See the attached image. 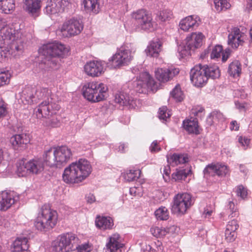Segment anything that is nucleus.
I'll list each match as a JSON object with an SVG mask.
<instances>
[{
    "label": "nucleus",
    "instance_id": "48",
    "mask_svg": "<svg viewBox=\"0 0 252 252\" xmlns=\"http://www.w3.org/2000/svg\"><path fill=\"white\" fill-rule=\"evenodd\" d=\"M158 16L159 20L162 22H164L172 18V12L170 10H163L159 12Z\"/></svg>",
    "mask_w": 252,
    "mask_h": 252
},
{
    "label": "nucleus",
    "instance_id": "11",
    "mask_svg": "<svg viewBox=\"0 0 252 252\" xmlns=\"http://www.w3.org/2000/svg\"><path fill=\"white\" fill-rule=\"evenodd\" d=\"M193 204V200L190 194L188 193L178 194L174 198V204L172 207V211L175 213L184 214Z\"/></svg>",
    "mask_w": 252,
    "mask_h": 252
},
{
    "label": "nucleus",
    "instance_id": "8",
    "mask_svg": "<svg viewBox=\"0 0 252 252\" xmlns=\"http://www.w3.org/2000/svg\"><path fill=\"white\" fill-rule=\"evenodd\" d=\"M133 53L127 46H121L109 60L108 64L111 68H114L126 65L132 60Z\"/></svg>",
    "mask_w": 252,
    "mask_h": 252
},
{
    "label": "nucleus",
    "instance_id": "39",
    "mask_svg": "<svg viewBox=\"0 0 252 252\" xmlns=\"http://www.w3.org/2000/svg\"><path fill=\"white\" fill-rule=\"evenodd\" d=\"M171 96L177 102L182 101L184 97L180 87L177 85L170 93Z\"/></svg>",
    "mask_w": 252,
    "mask_h": 252
},
{
    "label": "nucleus",
    "instance_id": "61",
    "mask_svg": "<svg viewBox=\"0 0 252 252\" xmlns=\"http://www.w3.org/2000/svg\"><path fill=\"white\" fill-rule=\"evenodd\" d=\"M141 187H132L129 189V193L134 196H141Z\"/></svg>",
    "mask_w": 252,
    "mask_h": 252
},
{
    "label": "nucleus",
    "instance_id": "12",
    "mask_svg": "<svg viewBox=\"0 0 252 252\" xmlns=\"http://www.w3.org/2000/svg\"><path fill=\"white\" fill-rule=\"evenodd\" d=\"M132 17L135 20L136 24L144 30H153L154 22L149 12L144 9H140L133 12Z\"/></svg>",
    "mask_w": 252,
    "mask_h": 252
},
{
    "label": "nucleus",
    "instance_id": "32",
    "mask_svg": "<svg viewBox=\"0 0 252 252\" xmlns=\"http://www.w3.org/2000/svg\"><path fill=\"white\" fill-rule=\"evenodd\" d=\"M241 65L238 61H234L229 65L228 72L230 76L233 77H238L241 74Z\"/></svg>",
    "mask_w": 252,
    "mask_h": 252
},
{
    "label": "nucleus",
    "instance_id": "6",
    "mask_svg": "<svg viewBox=\"0 0 252 252\" xmlns=\"http://www.w3.org/2000/svg\"><path fill=\"white\" fill-rule=\"evenodd\" d=\"M107 90V86L103 83L89 82L82 88L83 95L89 101L99 102L105 99Z\"/></svg>",
    "mask_w": 252,
    "mask_h": 252
},
{
    "label": "nucleus",
    "instance_id": "26",
    "mask_svg": "<svg viewBox=\"0 0 252 252\" xmlns=\"http://www.w3.org/2000/svg\"><path fill=\"white\" fill-rule=\"evenodd\" d=\"M203 37L204 36L201 32H198V33L192 32L186 38V44L190 46L194 50L202 45Z\"/></svg>",
    "mask_w": 252,
    "mask_h": 252
},
{
    "label": "nucleus",
    "instance_id": "15",
    "mask_svg": "<svg viewBox=\"0 0 252 252\" xmlns=\"http://www.w3.org/2000/svg\"><path fill=\"white\" fill-rule=\"evenodd\" d=\"M114 101L120 106L129 109H135L137 106L136 100L124 92H119L115 95Z\"/></svg>",
    "mask_w": 252,
    "mask_h": 252
},
{
    "label": "nucleus",
    "instance_id": "19",
    "mask_svg": "<svg viewBox=\"0 0 252 252\" xmlns=\"http://www.w3.org/2000/svg\"><path fill=\"white\" fill-rule=\"evenodd\" d=\"M101 0H83L82 6L88 13L96 14L100 11Z\"/></svg>",
    "mask_w": 252,
    "mask_h": 252
},
{
    "label": "nucleus",
    "instance_id": "45",
    "mask_svg": "<svg viewBox=\"0 0 252 252\" xmlns=\"http://www.w3.org/2000/svg\"><path fill=\"white\" fill-rule=\"evenodd\" d=\"M216 164H208L203 170L204 176L206 177L208 176H214L217 175Z\"/></svg>",
    "mask_w": 252,
    "mask_h": 252
},
{
    "label": "nucleus",
    "instance_id": "52",
    "mask_svg": "<svg viewBox=\"0 0 252 252\" xmlns=\"http://www.w3.org/2000/svg\"><path fill=\"white\" fill-rule=\"evenodd\" d=\"M236 192L238 196L242 199L245 198L247 196V189L243 185H239L236 187Z\"/></svg>",
    "mask_w": 252,
    "mask_h": 252
},
{
    "label": "nucleus",
    "instance_id": "63",
    "mask_svg": "<svg viewBox=\"0 0 252 252\" xmlns=\"http://www.w3.org/2000/svg\"><path fill=\"white\" fill-rule=\"evenodd\" d=\"M16 240H19V242L21 243L20 246L23 247L24 251H26L29 249V245L28 244V239L26 237L18 238Z\"/></svg>",
    "mask_w": 252,
    "mask_h": 252
},
{
    "label": "nucleus",
    "instance_id": "9",
    "mask_svg": "<svg viewBox=\"0 0 252 252\" xmlns=\"http://www.w3.org/2000/svg\"><path fill=\"white\" fill-rule=\"evenodd\" d=\"M44 163L41 159H31L27 162L21 161L18 166L17 172L19 176H26L29 173L38 174L44 170Z\"/></svg>",
    "mask_w": 252,
    "mask_h": 252
},
{
    "label": "nucleus",
    "instance_id": "62",
    "mask_svg": "<svg viewBox=\"0 0 252 252\" xmlns=\"http://www.w3.org/2000/svg\"><path fill=\"white\" fill-rule=\"evenodd\" d=\"M170 174V167L168 165L164 166L163 167L162 176L165 181H167L169 178Z\"/></svg>",
    "mask_w": 252,
    "mask_h": 252
},
{
    "label": "nucleus",
    "instance_id": "18",
    "mask_svg": "<svg viewBox=\"0 0 252 252\" xmlns=\"http://www.w3.org/2000/svg\"><path fill=\"white\" fill-rule=\"evenodd\" d=\"M245 35L237 28L232 29L228 36V44L233 48H237L240 45L244 42Z\"/></svg>",
    "mask_w": 252,
    "mask_h": 252
},
{
    "label": "nucleus",
    "instance_id": "23",
    "mask_svg": "<svg viewBox=\"0 0 252 252\" xmlns=\"http://www.w3.org/2000/svg\"><path fill=\"white\" fill-rule=\"evenodd\" d=\"M105 252H119L120 249L123 247V244L120 243V235L114 234L109 238V242L106 244Z\"/></svg>",
    "mask_w": 252,
    "mask_h": 252
},
{
    "label": "nucleus",
    "instance_id": "27",
    "mask_svg": "<svg viewBox=\"0 0 252 252\" xmlns=\"http://www.w3.org/2000/svg\"><path fill=\"white\" fill-rule=\"evenodd\" d=\"M184 128L189 134H199L198 121L196 118L191 117L183 122Z\"/></svg>",
    "mask_w": 252,
    "mask_h": 252
},
{
    "label": "nucleus",
    "instance_id": "36",
    "mask_svg": "<svg viewBox=\"0 0 252 252\" xmlns=\"http://www.w3.org/2000/svg\"><path fill=\"white\" fill-rule=\"evenodd\" d=\"M191 50H193L190 46L186 44V41L185 40L178 47V52L179 56L183 58L190 55Z\"/></svg>",
    "mask_w": 252,
    "mask_h": 252
},
{
    "label": "nucleus",
    "instance_id": "10",
    "mask_svg": "<svg viewBox=\"0 0 252 252\" xmlns=\"http://www.w3.org/2000/svg\"><path fill=\"white\" fill-rule=\"evenodd\" d=\"M43 158L47 165L62 168L63 166V147L51 148L45 152Z\"/></svg>",
    "mask_w": 252,
    "mask_h": 252
},
{
    "label": "nucleus",
    "instance_id": "3",
    "mask_svg": "<svg viewBox=\"0 0 252 252\" xmlns=\"http://www.w3.org/2000/svg\"><path fill=\"white\" fill-rule=\"evenodd\" d=\"M220 71L217 65L209 66L199 64L192 68L190 72V80L198 87L206 83L209 78L216 79L220 77Z\"/></svg>",
    "mask_w": 252,
    "mask_h": 252
},
{
    "label": "nucleus",
    "instance_id": "33",
    "mask_svg": "<svg viewBox=\"0 0 252 252\" xmlns=\"http://www.w3.org/2000/svg\"><path fill=\"white\" fill-rule=\"evenodd\" d=\"M63 0H51L50 5H48L46 7L47 12L51 13L60 12L62 8Z\"/></svg>",
    "mask_w": 252,
    "mask_h": 252
},
{
    "label": "nucleus",
    "instance_id": "49",
    "mask_svg": "<svg viewBox=\"0 0 252 252\" xmlns=\"http://www.w3.org/2000/svg\"><path fill=\"white\" fill-rule=\"evenodd\" d=\"M49 96L48 90L46 88L39 89L35 92V97L38 99H43Z\"/></svg>",
    "mask_w": 252,
    "mask_h": 252
},
{
    "label": "nucleus",
    "instance_id": "31",
    "mask_svg": "<svg viewBox=\"0 0 252 252\" xmlns=\"http://www.w3.org/2000/svg\"><path fill=\"white\" fill-rule=\"evenodd\" d=\"M224 117L222 113L218 110L212 111L206 119V123L208 126H212L217 122L223 121Z\"/></svg>",
    "mask_w": 252,
    "mask_h": 252
},
{
    "label": "nucleus",
    "instance_id": "53",
    "mask_svg": "<svg viewBox=\"0 0 252 252\" xmlns=\"http://www.w3.org/2000/svg\"><path fill=\"white\" fill-rule=\"evenodd\" d=\"M75 250H77V252H90L91 251L89 244L86 243L81 245H78V243H77V246L74 247L73 251Z\"/></svg>",
    "mask_w": 252,
    "mask_h": 252
},
{
    "label": "nucleus",
    "instance_id": "13",
    "mask_svg": "<svg viewBox=\"0 0 252 252\" xmlns=\"http://www.w3.org/2000/svg\"><path fill=\"white\" fill-rule=\"evenodd\" d=\"M83 24L80 19L73 17L64 24V31L67 32L66 36H72L79 34L83 30Z\"/></svg>",
    "mask_w": 252,
    "mask_h": 252
},
{
    "label": "nucleus",
    "instance_id": "25",
    "mask_svg": "<svg viewBox=\"0 0 252 252\" xmlns=\"http://www.w3.org/2000/svg\"><path fill=\"white\" fill-rule=\"evenodd\" d=\"M24 9L32 15H36L41 7V0H23Z\"/></svg>",
    "mask_w": 252,
    "mask_h": 252
},
{
    "label": "nucleus",
    "instance_id": "5",
    "mask_svg": "<svg viewBox=\"0 0 252 252\" xmlns=\"http://www.w3.org/2000/svg\"><path fill=\"white\" fill-rule=\"evenodd\" d=\"M57 219V212L51 209L49 205H44L35 220L34 225L38 230L47 231L56 225Z\"/></svg>",
    "mask_w": 252,
    "mask_h": 252
},
{
    "label": "nucleus",
    "instance_id": "40",
    "mask_svg": "<svg viewBox=\"0 0 252 252\" xmlns=\"http://www.w3.org/2000/svg\"><path fill=\"white\" fill-rule=\"evenodd\" d=\"M155 215L158 220H167L169 218V212L165 207H161L155 212Z\"/></svg>",
    "mask_w": 252,
    "mask_h": 252
},
{
    "label": "nucleus",
    "instance_id": "54",
    "mask_svg": "<svg viewBox=\"0 0 252 252\" xmlns=\"http://www.w3.org/2000/svg\"><path fill=\"white\" fill-rule=\"evenodd\" d=\"M74 7L71 0H64V12H72L74 10Z\"/></svg>",
    "mask_w": 252,
    "mask_h": 252
},
{
    "label": "nucleus",
    "instance_id": "35",
    "mask_svg": "<svg viewBox=\"0 0 252 252\" xmlns=\"http://www.w3.org/2000/svg\"><path fill=\"white\" fill-rule=\"evenodd\" d=\"M33 91L30 88H27L23 91L21 94V99L22 101L24 102V100L25 101V104H32L34 101H35V100L34 99L35 98V96L33 95Z\"/></svg>",
    "mask_w": 252,
    "mask_h": 252
},
{
    "label": "nucleus",
    "instance_id": "60",
    "mask_svg": "<svg viewBox=\"0 0 252 252\" xmlns=\"http://www.w3.org/2000/svg\"><path fill=\"white\" fill-rule=\"evenodd\" d=\"M20 244L19 240H16L14 242L13 252H28L26 251H24L23 247L20 246Z\"/></svg>",
    "mask_w": 252,
    "mask_h": 252
},
{
    "label": "nucleus",
    "instance_id": "37",
    "mask_svg": "<svg viewBox=\"0 0 252 252\" xmlns=\"http://www.w3.org/2000/svg\"><path fill=\"white\" fill-rule=\"evenodd\" d=\"M214 3L216 11L219 12L226 10L231 6L229 0H214Z\"/></svg>",
    "mask_w": 252,
    "mask_h": 252
},
{
    "label": "nucleus",
    "instance_id": "59",
    "mask_svg": "<svg viewBox=\"0 0 252 252\" xmlns=\"http://www.w3.org/2000/svg\"><path fill=\"white\" fill-rule=\"evenodd\" d=\"M225 236L227 242H233L237 237V233L236 232H225Z\"/></svg>",
    "mask_w": 252,
    "mask_h": 252
},
{
    "label": "nucleus",
    "instance_id": "14",
    "mask_svg": "<svg viewBox=\"0 0 252 252\" xmlns=\"http://www.w3.org/2000/svg\"><path fill=\"white\" fill-rule=\"evenodd\" d=\"M85 73L92 77H98L104 72L105 63L98 61H93L88 62L84 65Z\"/></svg>",
    "mask_w": 252,
    "mask_h": 252
},
{
    "label": "nucleus",
    "instance_id": "17",
    "mask_svg": "<svg viewBox=\"0 0 252 252\" xmlns=\"http://www.w3.org/2000/svg\"><path fill=\"white\" fill-rule=\"evenodd\" d=\"M199 18L196 15H190L182 19L179 24L180 29L185 32L196 29L199 25Z\"/></svg>",
    "mask_w": 252,
    "mask_h": 252
},
{
    "label": "nucleus",
    "instance_id": "64",
    "mask_svg": "<svg viewBox=\"0 0 252 252\" xmlns=\"http://www.w3.org/2000/svg\"><path fill=\"white\" fill-rule=\"evenodd\" d=\"M158 144V143L157 140H155L152 143L150 147V150L151 152L155 153L160 150V148Z\"/></svg>",
    "mask_w": 252,
    "mask_h": 252
},
{
    "label": "nucleus",
    "instance_id": "28",
    "mask_svg": "<svg viewBox=\"0 0 252 252\" xmlns=\"http://www.w3.org/2000/svg\"><path fill=\"white\" fill-rule=\"evenodd\" d=\"M167 160L168 163L175 166L188 162L189 158L187 154L174 153L167 156Z\"/></svg>",
    "mask_w": 252,
    "mask_h": 252
},
{
    "label": "nucleus",
    "instance_id": "20",
    "mask_svg": "<svg viewBox=\"0 0 252 252\" xmlns=\"http://www.w3.org/2000/svg\"><path fill=\"white\" fill-rule=\"evenodd\" d=\"M162 42L159 39L151 41L147 46L145 52L147 56L158 57L162 49Z\"/></svg>",
    "mask_w": 252,
    "mask_h": 252
},
{
    "label": "nucleus",
    "instance_id": "51",
    "mask_svg": "<svg viewBox=\"0 0 252 252\" xmlns=\"http://www.w3.org/2000/svg\"><path fill=\"white\" fill-rule=\"evenodd\" d=\"M239 225L237 221L235 220H233L228 222L226 225V230L225 232H236L238 229Z\"/></svg>",
    "mask_w": 252,
    "mask_h": 252
},
{
    "label": "nucleus",
    "instance_id": "22",
    "mask_svg": "<svg viewBox=\"0 0 252 252\" xmlns=\"http://www.w3.org/2000/svg\"><path fill=\"white\" fill-rule=\"evenodd\" d=\"M51 108V104L48 99L42 102L34 110L37 118L41 119L44 117L49 119Z\"/></svg>",
    "mask_w": 252,
    "mask_h": 252
},
{
    "label": "nucleus",
    "instance_id": "42",
    "mask_svg": "<svg viewBox=\"0 0 252 252\" xmlns=\"http://www.w3.org/2000/svg\"><path fill=\"white\" fill-rule=\"evenodd\" d=\"M188 174L186 169H177L176 171L172 174V176L175 181L185 180Z\"/></svg>",
    "mask_w": 252,
    "mask_h": 252
},
{
    "label": "nucleus",
    "instance_id": "44",
    "mask_svg": "<svg viewBox=\"0 0 252 252\" xmlns=\"http://www.w3.org/2000/svg\"><path fill=\"white\" fill-rule=\"evenodd\" d=\"M140 171L138 170H130L125 176V178L128 182L136 180L139 177Z\"/></svg>",
    "mask_w": 252,
    "mask_h": 252
},
{
    "label": "nucleus",
    "instance_id": "30",
    "mask_svg": "<svg viewBox=\"0 0 252 252\" xmlns=\"http://www.w3.org/2000/svg\"><path fill=\"white\" fill-rule=\"evenodd\" d=\"M95 225L102 230L111 229L113 225V221L110 217L98 216L96 218Z\"/></svg>",
    "mask_w": 252,
    "mask_h": 252
},
{
    "label": "nucleus",
    "instance_id": "29",
    "mask_svg": "<svg viewBox=\"0 0 252 252\" xmlns=\"http://www.w3.org/2000/svg\"><path fill=\"white\" fill-rule=\"evenodd\" d=\"M14 203V198L8 192L3 191L0 194V206L1 210H6Z\"/></svg>",
    "mask_w": 252,
    "mask_h": 252
},
{
    "label": "nucleus",
    "instance_id": "2",
    "mask_svg": "<svg viewBox=\"0 0 252 252\" xmlns=\"http://www.w3.org/2000/svg\"><path fill=\"white\" fill-rule=\"evenodd\" d=\"M92 166L87 160L80 159L72 162L64 169V182L67 183H79L91 174Z\"/></svg>",
    "mask_w": 252,
    "mask_h": 252
},
{
    "label": "nucleus",
    "instance_id": "21",
    "mask_svg": "<svg viewBox=\"0 0 252 252\" xmlns=\"http://www.w3.org/2000/svg\"><path fill=\"white\" fill-rule=\"evenodd\" d=\"M30 142L29 137L25 134H16L12 136L10 142L15 150L25 148L26 145Z\"/></svg>",
    "mask_w": 252,
    "mask_h": 252
},
{
    "label": "nucleus",
    "instance_id": "16",
    "mask_svg": "<svg viewBox=\"0 0 252 252\" xmlns=\"http://www.w3.org/2000/svg\"><path fill=\"white\" fill-rule=\"evenodd\" d=\"M179 72L178 68H160L155 71L156 78L161 82H166L178 74Z\"/></svg>",
    "mask_w": 252,
    "mask_h": 252
},
{
    "label": "nucleus",
    "instance_id": "24",
    "mask_svg": "<svg viewBox=\"0 0 252 252\" xmlns=\"http://www.w3.org/2000/svg\"><path fill=\"white\" fill-rule=\"evenodd\" d=\"M79 242L78 238L72 233L64 234V250L65 252L72 251Z\"/></svg>",
    "mask_w": 252,
    "mask_h": 252
},
{
    "label": "nucleus",
    "instance_id": "7",
    "mask_svg": "<svg viewBox=\"0 0 252 252\" xmlns=\"http://www.w3.org/2000/svg\"><path fill=\"white\" fill-rule=\"evenodd\" d=\"M134 90L140 94H145L148 90L157 91L158 85L153 78L147 72L140 73L139 77L132 83Z\"/></svg>",
    "mask_w": 252,
    "mask_h": 252
},
{
    "label": "nucleus",
    "instance_id": "50",
    "mask_svg": "<svg viewBox=\"0 0 252 252\" xmlns=\"http://www.w3.org/2000/svg\"><path fill=\"white\" fill-rule=\"evenodd\" d=\"M191 114L197 117H201L205 114L204 109L200 106L193 107L190 111Z\"/></svg>",
    "mask_w": 252,
    "mask_h": 252
},
{
    "label": "nucleus",
    "instance_id": "1",
    "mask_svg": "<svg viewBox=\"0 0 252 252\" xmlns=\"http://www.w3.org/2000/svg\"><path fill=\"white\" fill-rule=\"evenodd\" d=\"M19 29L10 26H3L0 30V47L5 48L8 54L3 56V59L10 55L16 57L23 53L24 41Z\"/></svg>",
    "mask_w": 252,
    "mask_h": 252
},
{
    "label": "nucleus",
    "instance_id": "41",
    "mask_svg": "<svg viewBox=\"0 0 252 252\" xmlns=\"http://www.w3.org/2000/svg\"><path fill=\"white\" fill-rule=\"evenodd\" d=\"M53 251L55 252H63V236L60 235L52 243Z\"/></svg>",
    "mask_w": 252,
    "mask_h": 252
},
{
    "label": "nucleus",
    "instance_id": "4",
    "mask_svg": "<svg viewBox=\"0 0 252 252\" xmlns=\"http://www.w3.org/2000/svg\"><path fill=\"white\" fill-rule=\"evenodd\" d=\"M63 45L57 41L44 44L39 49L42 58L40 65L45 64L47 67L53 68L59 63L60 56L63 53Z\"/></svg>",
    "mask_w": 252,
    "mask_h": 252
},
{
    "label": "nucleus",
    "instance_id": "58",
    "mask_svg": "<svg viewBox=\"0 0 252 252\" xmlns=\"http://www.w3.org/2000/svg\"><path fill=\"white\" fill-rule=\"evenodd\" d=\"M228 206L231 213L230 215L231 218H234L238 215V213L237 211V208H235L234 203L232 201H229Z\"/></svg>",
    "mask_w": 252,
    "mask_h": 252
},
{
    "label": "nucleus",
    "instance_id": "47",
    "mask_svg": "<svg viewBox=\"0 0 252 252\" xmlns=\"http://www.w3.org/2000/svg\"><path fill=\"white\" fill-rule=\"evenodd\" d=\"M223 50L222 46L217 45L212 49L210 57L211 59L218 58L220 57Z\"/></svg>",
    "mask_w": 252,
    "mask_h": 252
},
{
    "label": "nucleus",
    "instance_id": "56",
    "mask_svg": "<svg viewBox=\"0 0 252 252\" xmlns=\"http://www.w3.org/2000/svg\"><path fill=\"white\" fill-rule=\"evenodd\" d=\"M60 121L56 118L53 117L52 119H47L45 122L46 126H51L53 127L58 126L60 124Z\"/></svg>",
    "mask_w": 252,
    "mask_h": 252
},
{
    "label": "nucleus",
    "instance_id": "34",
    "mask_svg": "<svg viewBox=\"0 0 252 252\" xmlns=\"http://www.w3.org/2000/svg\"><path fill=\"white\" fill-rule=\"evenodd\" d=\"M0 8L3 13H9L15 8L14 0H0Z\"/></svg>",
    "mask_w": 252,
    "mask_h": 252
},
{
    "label": "nucleus",
    "instance_id": "46",
    "mask_svg": "<svg viewBox=\"0 0 252 252\" xmlns=\"http://www.w3.org/2000/svg\"><path fill=\"white\" fill-rule=\"evenodd\" d=\"M217 175L218 176H225L229 172V169L226 165L221 164H216Z\"/></svg>",
    "mask_w": 252,
    "mask_h": 252
},
{
    "label": "nucleus",
    "instance_id": "43",
    "mask_svg": "<svg viewBox=\"0 0 252 252\" xmlns=\"http://www.w3.org/2000/svg\"><path fill=\"white\" fill-rule=\"evenodd\" d=\"M10 77V74L8 70L0 69V87L7 84Z\"/></svg>",
    "mask_w": 252,
    "mask_h": 252
},
{
    "label": "nucleus",
    "instance_id": "55",
    "mask_svg": "<svg viewBox=\"0 0 252 252\" xmlns=\"http://www.w3.org/2000/svg\"><path fill=\"white\" fill-rule=\"evenodd\" d=\"M238 142L242 147H243L244 149H246L250 144V139L248 138L242 136L238 137Z\"/></svg>",
    "mask_w": 252,
    "mask_h": 252
},
{
    "label": "nucleus",
    "instance_id": "38",
    "mask_svg": "<svg viewBox=\"0 0 252 252\" xmlns=\"http://www.w3.org/2000/svg\"><path fill=\"white\" fill-rule=\"evenodd\" d=\"M150 231L153 236L156 237L164 236L169 232V228L153 226L151 228Z\"/></svg>",
    "mask_w": 252,
    "mask_h": 252
},
{
    "label": "nucleus",
    "instance_id": "57",
    "mask_svg": "<svg viewBox=\"0 0 252 252\" xmlns=\"http://www.w3.org/2000/svg\"><path fill=\"white\" fill-rule=\"evenodd\" d=\"M167 108L163 107L159 108L158 112V117L160 119L165 120L166 118L170 117V115L166 113Z\"/></svg>",
    "mask_w": 252,
    "mask_h": 252
}]
</instances>
